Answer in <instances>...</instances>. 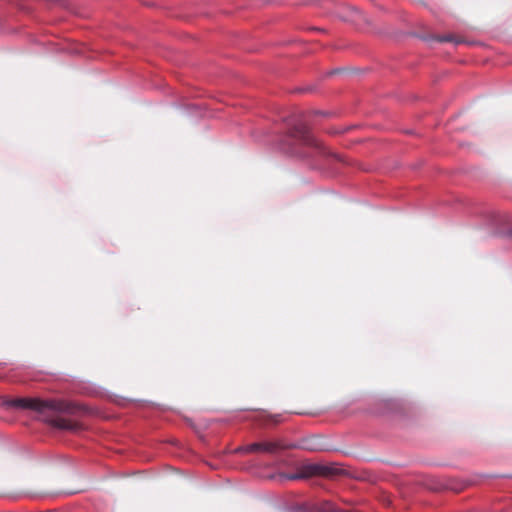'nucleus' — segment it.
Returning <instances> with one entry per match:
<instances>
[{"label": "nucleus", "instance_id": "obj_1", "mask_svg": "<svg viewBox=\"0 0 512 512\" xmlns=\"http://www.w3.org/2000/svg\"><path fill=\"white\" fill-rule=\"evenodd\" d=\"M304 118V114L301 113L287 119L288 131L285 139L280 142V149L301 158L309 157L310 153L301 151L300 146L325 153V147L309 132Z\"/></svg>", "mask_w": 512, "mask_h": 512}, {"label": "nucleus", "instance_id": "obj_2", "mask_svg": "<svg viewBox=\"0 0 512 512\" xmlns=\"http://www.w3.org/2000/svg\"><path fill=\"white\" fill-rule=\"evenodd\" d=\"M4 405L18 409H30L39 413L53 411L58 413H71L73 407L70 403L58 400H40L36 398H16L6 400Z\"/></svg>", "mask_w": 512, "mask_h": 512}, {"label": "nucleus", "instance_id": "obj_3", "mask_svg": "<svg viewBox=\"0 0 512 512\" xmlns=\"http://www.w3.org/2000/svg\"><path fill=\"white\" fill-rule=\"evenodd\" d=\"M297 446L294 444H285L281 440L274 441H263L261 442V452L275 454L278 451L296 448Z\"/></svg>", "mask_w": 512, "mask_h": 512}, {"label": "nucleus", "instance_id": "obj_4", "mask_svg": "<svg viewBox=\"0 0 512 512\" xmlns=\"http://www.w3.org/2000/svg\"><path fill=\"white\" fill-rule=\"evenodd\" d=\"M301 469L305 478L315 475H326L328 473L327 467L317 463L304 464Z\"/></svg>", "mask_w": 512, "mask_h": 512}, {"label": "nucleus", "instance_id": "obj_5", "mask_svg": "<svg viewBox=\"0 0 512 512\" xmlns=\"http://www.w3.org/2000/svg\"><path fill=\"white\" fill-rule=\"evenodd\" d=\"M301 447L309 451H319L324 449V446L318 437H311L306 439Z\"/></svg>", "mask_w": 512, "mask_h": 512}, {"label": "nucleus", "instance_id": "obj_6", "mask_svg": "<svg viewBox=\"0 0 512 512\" xmlns=\"http://www.w3.org/2000/svg\"><path fill=\"white\" fill-rule=\"evenodd\" d=\"M422 39L424 41H438V42H454L456 45L462 43L461 40L455 39L453 35H445V36H423Z\"/></svg>", "mask_w": 512, "mask_h": 512}, {"label": "nucleus", "instance_id": "obj_7", "mask_svg": "<svg viewBox=\"0 0 512 512\" xmlns=\"http://www.w3.org/2000/svg\"><path fill=\"white\" fill-rule=\"evenodd\" d=\"M53 425L60 429L72 430L74 426L64 418H56L53 420Z\"/></svg>", "mask_w": 512, "mask_h": 512}, {"label": "nucleus", "instance_id": "obj_8", "mask_svg": "<svg viewBox=\"0 0 512 512\" xmlns=\"http://www.w3.org/2000/svg\"><path fill=\"white\" fill-rule=\"evenodd\" d=\"M382 403L384 405V410L379 411L380 413L392 412L398 406V403L395 400H391V399L383 400Z\"/></svg>", "mask_w": 512, "mask_h": 512}, {"label": "nucleus", "instance_id": "obj_9", "mask_svg": "<svg viewBox=\"0 0 512 512\" xmlns=\"http://www.w3.org/2000/svg\"><path fill=\"white\" fill-rule=\"evenodd\" d=\"M238 450L243 451V452H249V453L261 451V442L251 443L243 448H239Z\"/></svg>", "mask_w": 512, "mask_h": 512}, {"label": "nucleus", "instance_id": "obj_10", "mask_svg": "<svg viewBox=\"0 0 512 512\" xmlns=\"http://www.w3.org/2000/svg\"><path fill=\"white\" fill-rule=\"evenodd\" d=\"M290 512H313L306 504L295 505L289 509Z\"/></svg>", "mask_w": 512, "mask_h": 512}, {"label": "nucleus", "instance_id": "obj_11", "mask_svg": "<svg viewBox=\"0 0 512 512\" xmlns=\"http://www.w3.org/2000/svg\"><path fill=\"white\" fill-rule=\"evenodd\" d=\"M289 480H297V479H303L305 478L303 471L301 470L299 473L291 474L286 477Z\"/></svg>", "mask_w": 512, "mask_h": 512}, {"label": "nucleus", "instance_id": "obj_12", "mask_svg": "<svg viewBox=\"0 0 512 512\" xmlns=\"http://www.w3.org/2000/svg\"><path fill=\"white\" fill-rule=\"evenodd\" d=\"M503 236H505V237H507V238H512V228H511V229L506 230V231L503 233Z\"/></svg>", "mask_w": 512, "mask_h": 512}, {"label": "nucleus", "instance_id": "obj_13", "mask_svg": "<svg viewBox=\"0 0 512 512\" xmlns=\"http://www.w3.org/2000/svg\"><path fill=\"white\" fill-rule=\"evenodd\" d=\"M273 420H274V422H279L280 421V415L279 414L273 415Z\"/></svg>", "mask_w": 512, "mask_h": 512}]
</instances>
